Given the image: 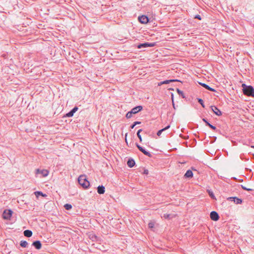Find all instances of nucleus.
I'll return each mask as SVG.
<instances>
[{"mask_svg":"<svg viewBox=\"0 0 254 254\" xmlns=\"http://www.w3.org/2000/svg\"><path fill=\"white\" fill-rule=\"evenodd\" d=\"M199 84L200 85H201L202 87H203L204 88H205V89H207V90H208L209 91H212V92H215L216 91V90L214 89L209 87L208 85H207L205 83L199 82Z\"/></svg>","mask_w":254,"mask_h":254,"instance_id":"obj_15","label":"nucleus"},{"mask_svg":"<svg viewBox=\"0 0 254 254\" xmlns=\"http://www.w3.org/2000/svg\"><path fill=\"white\" fill-rule=\"evenodd\" d=\"M177 92L183 98H185V95L182 91L180 90L179 89H177Z\"/></svg>","mask_w":254,"mask_h":254,"instance_id":"obj_26","label":"nucleus"},{"mask_svg":"<svg viewBox=\"0 0 254 254\" xmlns=\"http://www.w3.org/2000/svg\"><path fill=\"white\" fill-rule=\"evenodd\" d=\"M228 200L233 201L237 204H241L242 203V199L237 197H230L228 198Z\"/></svg>","mask_w":254,"mask_h":254,"instance_id":"obj_11","label":"nucleus"},{"mask_svg":"<svg viewBox=\"0 0 254 254\" xmlns=\"http://www.w3.org/2000/svg\"><path fill=\"white\" fill-rule=\"evenodd\" d=\"M170 125H168V126H167V127H166L165 128H162V129H160V130H158V132H157V135L158 136H160V135L161 134V133H162V132L163 131H164L166 130V129H167L169 128H170Z\"/></svg>","mask_w":254,"mask_h":254,"instance_id":"obj_22","label":"nucleus"},{"mask_svg":"<svg viewBox=\"0 0 254 254\" xmlns=\"http://www.w3.org/2000/svg\"><path fill=\"white\" fill-rule=\"evenodd\" d=\"M32 246L37 250H40L41 248L42 244L40 241H35L33 242Z\"/></svg>","mask_w":254,"mask_h":254,"instance_id":"obj_14","label":"nucleus"},{"mask_svg":"<svg viewBox=\"0 0 254 254\" xmlns=\"http://www.w3.org/2000/svg\"><path fill=\"white\" fill-rule=\"evenodd\" d=\"M208 193H209V196L212 198H215V196L213 194V193L212 192V191H210V190L208 191Z\"/></svg>","mask_w":254,"mask_h":254,"instance_id":"obj_32","label":"nucleus"},{"mask_svg":"<svg viewBox=\"0 0 254 254\" xmlns=\"http://www.w3.org/2000/svg\"><path fill=\"white\" fill-rule=\"evenodd\" d=\"M202 121H203V122L206 124V126H208V127H209L210 128H211L212 129H213V130H216V127L215 126H213V125H211V124H210V123H209L207 121V120H206V119H205V118L202 119Z\"/></svg>","mask_w":254,"mask_h":254,"instance_id":"obj_19","label":"nucleus"},{"mask_svg":"<svg viewBox=\"0 0 254 254\" xmlns=\"http://www.w3.org/2000/svg\"><path fill=\"white\" fill-rule=\"evenodd\" d=\"M241 187L244 190H248V191H252L253 190L251 189H249V188H246V187L243 186V185H241Z\"/></svg>","mask_w":254,"mask_h":254,"instance_id":"obj_30","label":"nucleus"},{"mask_svg":"<svg viewBox=\"0 0 254 254\" xmlns=\"http://www.w3.org/2000/svg\"><path fill=\"white\" fill-rule=\"evenodd\" d=\"M197 101H198V102L202 106V107L204 108L205 106H204V105L203 103V100L200 98H198Z\"/></svg>","mask_w":254,"mask_h":254,"instance_id":"obj_28","label":"nucleus"},{"mask_svg":"<svg viewBox=\"0 0 254 254\" xmlns=\"http://www.w3.org/2000/svg\"><path fill=\"white\" fill-rule=\"evenodd\" d=\"M127 133L126 134V137H127ZM126 141L127 142V138H126Z\"/></svg>","mask_w":254,"mask_h":254,"instance_id":"obj_38","label":"nucleus"},{"mask_svg":"<svg viewBox=\"0 0 254 254\" xmlns=\"http://www.w3.org/2000/svg\"><path fill=\"white\" fill-rule=\"evenodd\" d=\"M142 131V130L141 129H139L137 132V134H138V133L140 134V133Z\"/></svg>","mask_w":254,"mask_h":254,"instance_id":"obj_37","label":"nucleus"},{"mask_svg":"<svg viewBox=\"0 0 254 254\" xmlns=\"http://www.w3.org/2000/svg\"><path fill=\"white\" fill-rule=\"evenodd\" d=\"M185 177L187 178H192L193 177L192 172L190 170H188L185 173Z\"/></svg>","mask_w":254,"mask_h":254,"instance_id":"obj_20","label":"nucleus"},{"mask_svg":"<svg viewBox=\"0 0 254 254\" xmlns=\"http://www.w3.org/2000/svg\"><path fill=\"white\" fill-rule=\"evenodd\" d=\"M138 138L139 139V141L140 142H141L142 141V137H141V136L140 134L138 133V134H137Z\"/></svg>","mask_w":254,"mask_h":254,"instance_id":"obj_36","label":"nucleus"},{"mask_svg":"<svg viewBox=\"0 0 254 254\" xmlns=\"http://www.w3.org/2000/svg\"><path fill=\"white\" fill-rule=\"evenodd\" d=\"M78 107H74L71 111L66 114V116L67 117H71L73 116V114L78 110Z\"/></svg>","mask_w":254,"mask_h":254,"instance_id":"obj_13","label":"nucleus"},{"mask_svg":"<svg viewBox=\"0 0 254 254\" xmlns=\"http://www.w3.org/2000/svg\"><path fill=\"white\" fill-rule=\"evenodd\" d=\"M252 147L254 148V145L252 146Z\"/></svg>","mask_w":254,"mask_h":254,"instance_id":"obj_39","label":"nucleus"},{"mask_svg":"<svg viewBox=\"0 0 254 254\" xmlns=\"http://www.w3.org/2000/svg\"><path fill=\"white\" fill-rule=\"evenodd\" d=\"M175 81H180V80H179L178 79L166 80H164V81H162L160 83H159L158 84V85H161L165 84H168L170 82H175Z\"/></svg>","mask_w":254,"mask_h":254,"instance_id":"obj_18","label":"nucleus"},{"mask_svg":"<svg viewBox=\"0 0 254 254\" xmlns=\"http://www.w3.org/2000/svg\"><path fill=\"white\" fill-rule=\"evenodd\" d=\"M155 45V43H148L145 42L144 43L140 44L137 46V48L138 49H141L142 48H146V47H153Z\"/></svg>","mask_w":254,"mask_h":254,"instance_id":"obj_5","label":"nucleus"},{"mask_svg":"<svg viewBox=\"0 0 254 254\" xmlns=\"http://www.w3.org/2000/svg\"><path fill=\"white\" fill-rule=\"evenodd\" d=\"M242 87H243V92L245 95L254 97V88L253 86L243 83Z\"/></svg>","mask_w":254,"mask_h":254,"instance_id":"obj_1","label":"nucleus"},{"mask_svg":"<svg viewBox=\"0 0 254 254\" xmlns=\"http://www.w3.org/2000/svg\"><path fill=\"white\" fill-rule=\"evenodd\" d=\"M142 110V107L141 106H137L132 108L131 111L128 112L126 114V118L129 119L132 117L133 114H135L139 112Z\"/></svg>","mask_w":254,"mask_h":254,"instance_id":"obj_3","label":"nucleus"},{"mask_svg":"<svg viewBox=\"0 0 254 254\" xmlns=\"http://www.w3.org/2000/svg\"><path fill=\"white\" fill-rule=\"evenodd\" d=\"M12 211L10 209H6L4 210L2 214L3 218L6 220L10 219L12 216Z\"/></svg>","mask_w":254,"mask_h":254,"instance_id":"obj_4","label":"nucleus"},{"mask_svg":"<svg viewBox=\"0 0 254 254\" xmlns=\"http://www.w3.org/2000/svg\"><path fill=\"white\" fill-rule=\"evenodd\" d=\"M210 218L213 221H217L219 219V216L217 212L213 211L210 214Z\"/></svg>","mask_w":254,"mask_h":254,"instance_id":"obj_9","label":"nucleus"},{"mask_svg":"<svg viewBox=\"0 0 254 254\" xmlns=\"http://www.w3.org/2000/svg\"><path fill=\"white\" fill-rule=\"evenodd\" d=\"M211 109L214 113L217 116H220L222 115L221 111L219 110L217 107L215 106H211Z\"/></svg>","mask_w":254,"mask_h":254,"instance_id":"obj_12","label":"nucleus"},{"mask_svg":"<svg viewBox=\"0 0 254 254\" xmlns=\"http://www.w3.org/2000/svg\"><path fill=\"white\" fill-rule=\"evenodd\" d=\"M136 145L137 148L139 150V151H140L144 155L150 157L152 156V155L149 152L146 151L145 149L142 146H141L140 145L138 144L137 143H136Z\"/></svg>","mask_w":254,"mask_h":254,"instance_id":"obj_7","label":"nucleus"},{"mask_svg":"<svg viewBox=\"0 0 254 254\" xmlns=\"http://www.w3.org/2000/svg\"><path fill=\"white\" fill-rule=\"evenodd\" d=\"M195 18H196V19H198L199 20H201V17L200 16V15L197 14V15H196L194 17Z\"/></svg>","mask_w":254,"mask_h":254,"instance_id":"obj_35","label":"nucleus"},{"mask_svg":"<svg viewBox=\"0 0 254 254\" xmlns=\"http://www.w3.org/2000/svg\"><path fill=\"white\" fill-rule=\"evenodd\" d=\"M64 207L66 210H69L71 209L72 206L71 204L67 203L64 205Z\"/></svg>","mask_w":254,"mask_h":254,"instance_id":"obj_25","label":"nucleus"},{"mask_svg":"<svg viewBox=\"0 0 254 254\" xmlns=\"http://www.w3.org/2000/svg\"><path fill=\"white\" fill-rule=\"evenodd\" d=\"M105 191V187L103 186H99L97 188V192L99 194H104Z\"/></svg>","mask_w":254,"mask_h":254,"instance_id":"obj_17","label":"nucleus"},{"mask_svg":"<svg viewBox=\"0 0 254 254\" xmlns=\"http://www.w3.org/2000/svg\"><path fill=\"white\" fill-rule=\"evenodd\" d=\"M34 193L37 197H38L39 195L43 196H46L45 194H43L42 192L39 191H35Z\"/></svg>","mask_w":254,"mask_h":254,"instance_id":"obj_24","label":"nucleus"},{"mask_svg":"<svg viewBox=\"0 0 254 254\" xmlns=\"http://www.w3.org/2000/svg\"><path fill=\"white\" fill-rule=\"evenodd\" d=\"M171 98H172V100L173 107H174V109H175V105L174 103V96H173V94H172Z\"/></svg>","mask_w":254,"mask_h":254,"instance_id":"obj_33","label":"nucleus"},{"mask_svg":"<svg viewBox=\"0 0 254 254\" xmlns=\"http://www.w3.org/2000/svg\"><path fill=\"white\" fill-rule=\"evenodd\" d=\"M135 161L133 159L129 158L128 159L127 161V165L129 167L132 168L135 165Z\"/></svg>","mask_w":254,"mask_h":254,"instance_id":"obj_16","label":"nucleus"},{"mask_svg":"<svg viewBox=\"0 0 254 254\" xmlns=\"http://www.w3.org/2000/svg\"><path fill=\"white\" fill-rule=\"evenodd\" d=\"M136 145L137 148L139 150V151H140L144 155L150 157L152 156V155L149 152L146 151L145 149L142 146H141L140 145L138 144L137 143H136Z\"/></svg>","mask_w":254,"mask_h":254,"instance_id":"obj_8","label":"nucleus"},{"mask_svg":"<svg viewBox=\"0 0 254 254\" xmlns=\"http://www.w3.org/2000/svg\"><path fill=\"white\" fill-rule=\"evenodd\" d=\"M24 235L26 237H30L32 235V232L29 230H25L23 232Z\"/></svg>","mask_w":254,"mask_h":254,"instance_id":"obj_21","label":"nucleus"},{"mask_svg":"<svg viewBox=\"0 0 254 254\" xmlns=\"http://www.w3.org/2000/svg\"><path fill=\"white\" fill-rule=\"evenodd\" d=\"M78 181L79 184L84 189H87L89 187L90 183L87 180L85 175H80L78 179Z\"/></svg>","mask_w":254,"mask_h":254,"instance_id":"obj_2","label":"nucleus"},{"mask_svg":"<svg viewBox=\"0 0 254 254\" xmlns=\"http://www.w3.org/2000/svg\"><path fill=\"white\" fill-rule=\"evenodd\" d=\"M36 174L37 175L40 174L42 177H46L49 174V171L45 169L40 170L39 169H37L36 170Z\"/></svg>","mask_w":254,"mask_h":254,"instance_id":"obj_6","label":"nucleus"},{"mask_svg":"<svg viewBox=\"0 0 254 254\" xmlns=\"http://www.w3.org/2000/svg\"><path fill=\"white\" fill-rule=\"evenodd\" d=\"M141 123L140 122H138V121H136V122H134L133 124H132L131 126H130V128L131 129H133L134 127L137 125H139Z\"/></svg>","mask_w":254,"mask_h":254,"instance_id":"obj_27","label":"nucleus"},{"mask_svg":"<svg viewBox=\"0 0 254 254\" xmlns=\"http://www.w3.org/2000/svg\"><path fill=\"white\" fill-rule=\"evenodd\" d=\"M149 173V171L147 169H144L143 174L145 175H148Z\"/></svg>","mask_w":254,"mask_h":254,"instance_id":"obj_34","label":"nucleus"},{"mask_svg":"<svg viewBox=\"0 0 254 254\" xmlns=\"http://www.w3.org/2000/svg\"><path fill=\"white\" fill-rule=\"evenodd\" d=\"M154 224L153 222H150L148 223V227L149 228H152L154 227Z\"/></svg>","mask_w":254,"mask_h":254,"instance_id":"obj_31","label":"nucleus"},{"mask_svg":"<svg viewBox=\"0 0 254 254\" xmlns=\"http://www.w3.org/2000/svg\"><path fill=\"white\" fill-rule=\"evenodd\" d=\"M163 217L165 219H170L172 218L171 215L170 214H164Z\"/></svg>","mask_w":254,"mask_h":254,"instance_id":"obj_29","label":"nucleus"},{"mask_svg":"<svg viewBox=\"0 0 254 254\" xmlns=\"http://www.w3.org/2000/svg\"><path fill=\"white\" fill-rule=\"evenodd\" d=\"M20 245L23 248H26L28 246V243L26 241H21Z\"/></svg>","mask_w":254,"mask_h":254,"instance_id":"obj_23","label":"nucleus"},{"mask_svg":"<svg viewBox=\"0 0 254 254\" xmlns=\"http://www.w3.org/2000/svg\"><path fill=\"white\" fill-rule=\"evenodd\" d=\"M138 19L140 23L143 24H146L149 21L148 17L145 15L139 16Z\"/></svg>","mask_w":254,"mask_h":254,"instance_id":"obj_10","label":"nucleus"}]
</instances>
